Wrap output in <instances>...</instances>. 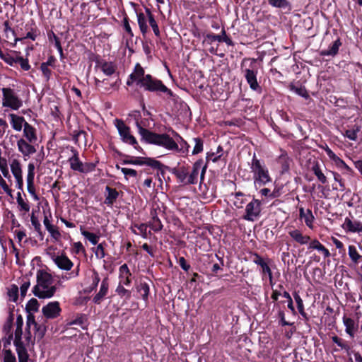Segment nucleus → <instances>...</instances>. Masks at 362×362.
Returning <instances> with one entry per match:
<instances>
[{
    "label": "nucleus",
    "mask_w": 362,
    "mask_h": 362,
    "mask_svg": "<svg viewBox=\"0 0 362 362\" xmlns=\"http://www.w3.org/2000/svg\"><path fill=\"white\" fill-rule=\"evenodd\" d=\"M81 235H83L86 239H88L93 245H97L99 240V235L86 231L83 230L82 228H81Z\"/></svg>",
    "instance_id": "48"
},
{
    "label": "nucleus",
    "mask_w": 362,
    "mask_h": 362,
    "mask_svg": "<svg viewBox=\"0 0 362 362\" xmlns=\"http://www.w3.org/2000/svg\"><path fill=\"white\" fill-rule=\"evenodd\" d=\"M11 183L7 182L3 176L0 174V187L4 190V192L10 197H12L13 191L11 188Z\"/></svg>",
    "instance_id": "51"
},
{
    "label": "nucleus",
    "mask_w": 362,
    "mask_h": 362,
    "mask_svg": "<svg viewBox=\"0 0 362 362\" xmlns=\"http://www.w3.org/2000/svg\"><path fill=\"white\" fill-rule=\"evenodd\" d=\"M348 253L350 259L354 264H358L360 262H362V255H359L354 245L349 246Z\"/></svg>",
    "instance_id": "41"
},
{
    "label": "nucleus",
    "mask_w": 362,
    "mask_h": 362,
    "mask_svg": "<svg viewBox=\"0 0 362 362\" xmlns=\"http://www.w3.org/2000/svg\"><path fill=\"white\" fill-rule=\"evenodd\" d=\"M223 148L218 146L216 152L208 153L206 156V160L208 161L211 160L213 163L217 162L222 156Z\"/></svg>",
    "instance_id": "47"
},
{
    "label": "nucleus",
    "mask_w": 362,
    "mask_h": 362,
    "mask_svg": "<svg viewBox=\"0 0 362 362\" xmlns=\"http://www.w3.org/2000/svg\"><path fill=\"white\" fill-rule=\"evenodd\" d=\"M359 131V127L358 126H354L351 129H346L343 135L351 141H356Z\"/></svg>",
    "instance_id": "52"
},
{
    "label": "nucleus",
    "mask_w": 362,
    "mask_h": 362,
    "mask_svg": "<svg viewBox=\"0 0 362 362\" xmlns=\"http://www.w3.org/2000/svg\"><path fill=\"white\" fill-rule=\"evenodd\" d=\"M146 143L155 144L167 150H177V144L175 139L167 134H156L153 132L145 141Z\"/></svg>",
    "instance_id": "6"
},
{
    "label": "nucleus",
    "mask_w": 362,
    "mask_h": 362,
    "mask_svg": "<svg viewBox=\"0 0 362 362\" xmlns=\"http://www.w3.org/2000/svg\"><path fill=\"white\" fill-rule=\"evenodd\" d=\"M9 301L16 302L18 298V288L16 286H13L8 291Z\"/></svg>",
    "instance_id": "56"
},
{
    "label": "nucleus",
    "mask_w": 362,
    "mask_h": 362,
    "mask_svg": "<svg viewBox=\"0 0 362 362\" xmlns=\"http://www.w3.org/2000/svg\"><path fill=\"white\" fill-rule=\"evenodd\" d=\"M95 88L103 93H105L109 91L112 87L113 84L110 85L109 86H104L103 83L106 82V79L100 80L98 78H94Z\"/></svg>",
    "instance_id": "50"
},
{
    "label": "nucleus",
    "mask_w": 362,
    "mask_h": 362,
    "mask_svg": "<svg viewBox=\"0 0 362 362\" xmlns=\"http://www.w3.org/2000/svg\"><path fill=\"white\" fill-rule=\"evenodd\" d=\"M43 224L54 241L58 242L61 240L62 235L60 231L59 230L57 226L52 224L47 216H45L43 219Z\"/></svg>",
    "instance_id": "26"
},
{
    "label": "nucleus",
    "mask_w": 362,
    "mask_h": 362,
    "mask_svg": "<svg viewBox=\"0 0 362 362\" xmlns=\"http://www.w3.org/2000/svg\"><path fill=\"white\" fill-rule=\"evenodd\" d=\"M269 4L276 8H286L289 6L287 0H268Z\"/></svg>",
    "instance_id": "57"
},
{
    "label": "nucleus",
    "mask_w": 362,
    "mask_h": 362,
    "mask_svg": "<svg viewBox=\"0 0 362 362\" xmlns=\"http://www.w3.org/2000/svg\"><path fill=\"white\" fill-rule=\"evenodd\" d=\"M129 116L135 121V125L138 129L139 134L141 136V139L146 141L153 133L146 129L149 126V120L146 118H141V113L139 111L133 112Z\"/></svg>",
    "instance_id": "10"
},
{
    "label": "nucleus",
    "mask_w": 362,
    "mask_h": 362,
    "mask_svg": "<svg viewBox=\"0 0 362 362\" xmlns=\"http://www.w3.org/2000/svg\"><path fill=\"white\" fill-rule=\"evenodd\" d=\"M17 64H19L21 68L24 71H28L30 69L28 59L19 56Z\"/></svg>",
    "instance_id": "60"
},
{
    "label": "nucleus",
    "mask_w": 362,
    "mask_h": 362,
    "mask_svg": "<svg viewBox=\"0 0 362 362\" xmlns=\"http://www.w3.org/2000/svg\"><path fill=\"white\" fill-rule=\"evenodd\" d=\"M18 210L25 214L30 211V206L28 200L23 199L21 192H18L16 197Z\"/></svg>",
    "instance_id": "35"
},
{
    "label": "nucleus",
    "mask_w": 362,
    "mask_h": 362,
    "mask_svg": "<svg viewBox=\"0 0 362 362\" xmlns=\"http://www.w3.org/2000/svg\"><path fill=\"white\" fill-rule=\"evenodd\" d=\"M4 362H16V356L11 350L4 351Z\"/></svg>",
    "instance_id": "62"
},
{
    "label": "nucleus",
    "mask_w": 362,
    "mask_h": 362,
    "mask_svg": "<svg viewBox=\"0 0 362 362\" xmlns=\"http://www.w3.org/2000/svg\"><path fill=\"white\" fill-rule=\"evenodd\" d=\"M19 138H24L28 141L37 142V129L30 124L28 123L23 129V136Z\"/></svg>",
    "instance_id": "29"
},
{
    "label": "nucleus",
    "mask_w": 362,
    "mask_h": 362,
    "mask_svg": "<svg viewBox=\"0 0 362 362\" xmlns=\"http://www.w3.org/2000/svg\"><path fill=\"white\" fill-rule=\"evenodd\" d=\"M341 45L340 40L337 39L329 46L327 49L322 51L321 54L323 56H334L337 54Z\"/></svg>",
    "instance_id": "36"
},
{
    "label": "nucleus",
    "mask_w": 362,
    "mask_h": 362,
    "mask_svg": "<svg viewBox=\"0 0 362 362\" xmlns=\"http://www.w3.org/2000/svg\"><path fill=\"white\" fill-rule=\"evenodd\" d=\"M146 75L144 74V69L139 64H136L134 71L129 75V78L127 81L128 86L132 85L133 83H136L138 86L141 83V81L144 79Z\"/></svg>",
    "instance_id": "23"
},
{
    "label": "nucleus",
    "mask_w": 362,
    "mask_h": 362,
    "mask_svg": "<svg viewBox=\"0 0 362 362\" xmlns=\"http://www.w3.org/2000/svg\"><path fill=\"white\" fill-rule=\"evenodd\" d=\"M343 322L346 327V332L349 334L351 337L354 335L355 332V322L353 319L344 317Z\"/></svg>",
    "instance_id": "42"
},
{
    "label": "nucleus",
    "mask_w": 362,
    "mask_h": 362,
    "mask_svg": "<svg viewBox=\"0 0 362 362\" xmlns=\"http://www.w3.org/2000/svg\"><path fill=\"white\" fill-rule=\"evenodd\" d=\"M206 39L209 40L210 42L218 41L219 42H223L228 45H233L232 40L228 36H227L224 29L221 30V35H215L213 33L207 34L206 35Z\"/></svg>",
    "instance_id": "30"
},
{
    "label": "nucleus",
    "mask_w": 362,
    "mask_h": 362,
    "mask_svg": "<svg viewBox=\"0 0 362 362\" xmlns=\"http://www.w3.org/2000/svg\"><path fill=\"white\" fill-rule=\"evenodd\" d=\"M1 106L4 113L9 111H18L23 106V100L18 91L11 87H4L1 89Z\"/></svg>",
    "instance_id": "2"
},
{
    "label": "nucleus",
    "mask_w": 362,
    "mask_h": 362,
    "mask_svg": "<svg viewBox=\"0 0 362 362\" xmlns=\"http://www.w3.org/2000/svg\"><path fill=\"white\" fill-rule=\"evenodd\" d=\"M173 134L175 137V141L177 144V150H173V151L179 152L181 153L187 154L189 149V145L187 142L183 139V138L180 136L177 132L173 131Z\"/></svg>",
    "instance_id": "31"
},
{
    "label": "nucleus",
    "mask_w": 362,
    "mask_h": 362,
    "mask_svg": "<svg viewBox=\"0 0 362 362\" xmlns=\"http://www.w3.org/2000/svg\"><path fill=\"white\" fill-rule=\"evenodd\" d=\"M231 196L233 197L232 199L233 205L237 209H242L246 202L245 195L243 193L238 192L235 194H232Z\"/></svg>",
    "instance_id": "37"
},
{
    "label": "nucleus",
    "mask_w": 362,
    "mask_h": 362,
    "mask_svg": "<svg viewBox=\"0 0 362 362\" xmlns=\"http://www.w3.org/2000/svg\"><path fill=\"white\" fill-rule=\"evenodd\" d=\"M291 90L303 98H308L309 96L306 89L303 87H296L291 86Z\"/></svg>",
    "instance_id": "58"
},
{
    "label": "nucleus",
    "mask_w": 362,
    "mask_h": 362,
    "mask_svg": "<svg viewBox=\"0 0 362 362\" xmlns=\"http://www.w3.org/2000/svg\"><path fill=\"white\" fill-rule=\"evenodd\" d=\"M35 164L33 163H29L28 165V173L26 176L27 181V189L30 194L33 197V198L37 201L39 197L35 192V187L34 185V177H35Z\"/></svg>",
    "instance_id": "19"
},
{
    "label": "nucleus",
    "mask_w": 362,
    "mask_h": 362,
    "mask_svg": "<svg viewBox=\"0 0 362 362\" xmlns=\"http://www.w3.org/2000/svg\"><path fill=\"white\" fill-rule=\"evenodd\" d=\"M139 86L144 88L145 90L151 92L160 91L167 93L170 96L173 95V92L161 81L153 78L150 74L146 75L145 78L141 81Z\"/></svg>",
    "instance_id": "8"
},
{
    "label": "nucleus",
    "mask_w": 362,
    "mask_h": 362,
    "mask_svg": "<svg viewBox=\"0 0 362 362\" xmlns=\"http://www.w3.org/2000/svg\"><path fill=\"white\" fill-rule=\"evenodd\" d=\"M288 233L289 236L300 245H307L310 240V237L307 235H303V233L296 228H291Z\"/></svg>",
    "instance_id": "28"
},
{
    "label": "nucleus",
    "mask_w": 362,
    "mask_h": 362,
    "mask_svg": "<svg viewBox=\"0 0 362 362\" xmlns=\"http://www.w3.org/2000/svg\"><path fill=\"white\" fill-rule=\"evenodd\" d=\"M119 284L129 286L132 281V274L127 264H123L118 270Z\"/></svg>",
    "instance_id": "22"
},
{
    "label": "nucleus",
    "mask_w": 362,
    "mask_h": 362,
    "mask_svg": "<svg viewBox=\"0 0 362 362\" xmlns=\"http://www.w3.org/2000/svg\"><path fill=\"white\" fill-rule=\"evenodd\" d=\"M115 124L123 142L132 145L139 151L141 152L143 151L138 145L136 138L131 134L130 128L122 120L116 119Z\"/></svg>",
    "instance_id": "9"
},
{
    "label": "nucleus",
    "mask_w": 362,
    "mask_h": 362,
    "mask_svg": "<svg viewBox=\"0 0 362 362\" xmlns=\"http://www.w3.org/2000/svg\"><path fill=\"white\" fill-rule=\"evenodd\" d=\"M193 141L194 143V146L192 151V154L196 155L203 151L204 144L202 139L199 137L194 138Z\"/></svg>",
    "instance_id": "53"
},
{
    "label": "nucleus",
    "mask_w": 362,
    "mask_h": 362,
    "mask_svg": "<svg viewBox=\"0 0 362 362\" xmlns=\"http://www.w3.org/2000/svg\"><path fill=\"white\" fill-rule=\"evenodd\" d=\"M61 308L58 301L48 303L42 308L43 315L47 319H54L60 315Z\"/></svg>",
    "instance_id": "20"
},
{
    "label": "nucleus",
    "mask_w": 362,
    "mask_h": 362,
    "mask_svg": "<svg viewBox=\"0 0 362 362\" xmlns=\"http://www.w3.org/2000/svg\"><path fill=\"white\" fill-rule=\"evenodd\" d=\"M30 221H31V223H32L35 230L37 233V234L41 238V239H42L43 238V233H42V230H41V224H40V223L39 222L37 218L34 215H32Z\"/></svg>",
    "instance_id": "54"
},
{
    "label": "nucleus",
    "mask_w": 362,
    "mask_h": 362,
    "mask_svg": "<svg viewBox=\"0 0 362 362\" xmlns=\"http://www.w3.org/2000/svg\"><path fill=\"white\" fill-rule=\"evenodd\" d=\"M109 290V281L108 277L104 278L100 286L99 291L95 294L93 298V301L95 304H100L104 298L107 296Z\"/></svg>",
    "instance_id": "27"
},
{
    "label": "nucleus",
    "mask_w": 362,
    "mask_h": 362,
    "mask_svg": "<svg viewBox=\"0 0 362 362\" xmlns=\"http://www.w3.org/2000/svg\"><path fill=\"white\" fill-rule=\"evenodd\" d=\"M151 215L152 216V220L150 222L151 228L155 232L160 230L163 228V225L160 220L157 216L156 211H151Z\"/></svg>",
    "instance_id": "40"
},
{
    "label": "nucleus",
    "mask_w": 362,
    "mask_h": 362,
    "mask_svg": "<svg viewBox=\"0 0 362 362\" xmlns=\"http://www.w3.org/2000/svg\"><path fill=\"white\" fill-rule=\"evenodd\" d=\"M35 142L28 141L24 138H18L17 140V148L19 153H21L26 160L32 155L36 152V148L34 146Z\"/></svg>",
    "instance_id": "14"
},
{
    "label": "nucleus",
    "mask_w": 362,
    "mask_h": 362,
    "mask_svg": "<svg viewBox=\"0 0 362 362\" xmlns=\"http://www.w3.org/2000/svg\"><path fill=\"white\" fill-rule=\"evenodd\" d=\"M124 164H132L139 165H148L154 169L160 170L162 168V164L153 158L145 157L130 158L127 157L123 160Z\"/></svg>",
    "instance_id": "13"
},
{
    "label": "nucleus",
    "mask_w": 362,
    "mask_h": 362,
    "mask_svg": "<svg viewBox=\"0 0 362 362\" xmlns=\"http://www.w3.org/2000/svg\"><path fill=\"white\" fill-rule=\"evenodd\" d=\"M91 284L90 286V291L95 290L97 286H98V284L100 281V278L99 276V274L95 270H93L92 274H91Z\"/></svg>",
    "instance_id": "55"
},
{
    "label": "nucleus",
    "mask_w": 362,
    "mask_h": 362,
    "mask_svg": "<svg viewBox=\"0 0 362 362\" xmlns=\"http://www.w3.org/2000/svg\"><path fill=\"white\" fill-rule=\"evenodd\" d=\"M72 156L69 158L70 168L74 171L81 173H88L95 170L96 165L93 163H83L80 160L79 153L76 149L71 148Z\"/></svg>",
    "instance_id": "7"
},
{
    "label": "nucleus",
    "mask_w": 362,
    "mask_h": 362,
    "mask_svg": "<svg viewBox=\"0 0 362 362\" xmlns=\"http://www.w3.org/2000/svg\"><path fill=\"white\" fill-rule=\"evenodd\" d=\"M95 70H100L106 76L112 75L116 71V66L113 62L106 61H98L95 66Z\"/></svg>",
    "instance_id": "25"
},
{
    "label": "nucleus",
    "mask_w": 362,
    "mask_h": 362,
    "mask_svg": "<svg viewBox=\"0 0 362 362\" xmlns=\"http://www.w3.org/2000/svg\"><path fill=\"white\" fill-rule=\"evenodd\" d=\"M8 117L11 128L17 132H21L28 123L23 116L17 114L9 113Z\"/></svg>",
    "instance_id": "21"
},
{
    "label": "nucleus",
    "mask_w": 362,
    "mask_h": 362,
    "mask_svg": "<svg viewBox=\"0 0 362 362\" xmlns=\"http://www.w3.org/2000/svg\"><path fill=\"white\" fill-rule=\"evenodd\" d=\"M175 175L179 181L184 185H188L187 183L188 178V170L185 167H181L175 171Z\"/></svg>",
    "instance_id": "43"
},
{
    "label": "nucleus",
    "mask_w": 362,
    "mask_h": 362,
    "mask_svg": "<svg viewBox=\"0 0 362 362\" xmlns=\"http://www.w3.org/2000/svg\"><path fill=\"white\" fill-rule=\"evenodd\" d=\"M279 162L282 164L284 170H287L289 168V159L286 154L282 153L279 157Z\"/></svg>",
    "instance_id": "63"
},
{
    "label": "nucleus",
    "mask_w": 362,
    "mask_h": 362,
    "mask_svg": "<svg viewBox=\"0 0 362 362\" xmlns=\"http://www.w3.org/2000/svg\"><path fill=\"white\" fill-rule=\"evenodd\" d=\"M206 170V165H204V160L199 159L197 160L192 167V170L190 173H188L187 184L194 185L197 183L198 177L200 173L201 182L204 180L205 172Z\"/></svg>",
    "instance_id": "11"
},
{
    "label": "nucleus",
    "mask_w": 362,
    "mask_h": 362,
    "mask_svg": "<svg viewBox=\"0 0 362 362\" xmlns=\"http://www.w3.org/2000/svg\"><path fill=\"white\" fill-rule=\"evenodd\" d=\"M47 254L60 269L69 271L74 266V263L71 260L64 254L56 255L54 254L49 253L48 252Z\"/></svg>",
    "instance_id": "18"
},
{
    "label": "nucleus",
    "mask_w": 362,
    "mask_h": 362,
    "mask_svg": "<svg viewBox=\"0 0 362 362\" xmlns=\"http://www.w3.org/2000/svg\"><path fill=\"white\" fill-rule=\"evenodd\" d=\"M136 288L138 292L141 293L143 300L147 301L150 291L148 284L146 282H141Z\"/></svg>",
    "instance_id": "45"
},
{
    "label": "nucleus",
    "mask_w": 362,
    "mask_h": 362,
    "mask_svg": "<svg viewBox=\"0 0 362 362\" xmlns=\"http://www.w3.org/2000/svg\"><path fill=\"white\" fill-rule=\"evenodd\" d=\"M10 244L11 245V252L13 253L16 257V262L18 265L24 264L23 258L24 257L23 254H21L18 249L15 246L12 240H10Z\"/></svg>",
    "instance_id": "46"
},
{
    "label": "nucleus",
    "mask_w": 362,
    "mask_h": 362,
    "mask_svg": "<svg viewBox=\"0 0 362 362\" xmlns=\"http://www.w3.org/2000/svg\"><path fill=\"white\" fill-rule=\"evenodd\" d=\"M94 252L95 255V257L98 259H103L105 256V249L103 246V244L100 243L97 245L95 248H94Z\"/></svg>",
    "instance_id": "61"
},
{
    "label": "nucleus",
    "mask_w": 362,
    "mask_h": 362,
    "mask_svg": "<svg viewBox=\"0 0 362 362\" xmlns=\"http://www.w3.org/2000/svg\"><path fill=\"white\" fill-rule=\"evenodd\" d=\"M126 286L124 284H119L117 285L115 292L117 293L119 296L121 298L125 297L127 299H129L131 298V291L127 288H124Z\"/></svg>",
    "instance_id": "49"
},
{
    "label": "nucleus",
    "mask_w": 362,
    "mask_h": 362,
    "mask_svg": "<svg viewBox=\"0 0 362 362\" xmlns=\"http://www.w3.org/2000/svg\"><path fill=\"white\" fill-rule=\"evenodd\" d=\"M137 21L139 29L143 35H146L148 30V14L144 13H137Z\"/></svg>",
    "instance_id": "34"
},
{
    "label": "nucleus",
    "mask_w": 362,
    "mask_h": 362,
    "mask_svg": "<svg viewBox=\"0 0 362 362\" xmlns=\"http://www.w3.org/2000/svg\"><path fill=\"white\" fill-rule=\"evenodd\" d=\"M22 318L21 316H19L16 320V329L15 331L14 344L16 347V351L18 354L19 362H28V354L27 352V349L24 346L23 341H22Z\"/></svg>",
    "instance_id": "5"
},
{
    "label": "nucleus",
    "mask_w": 362,
    "mask_h": 362,
    "mask_svg": "<svg viewBox=\"0 0 362 362\" xmlns=\"http://www.w3.org/2000/svg\"><path fill=\"white\" fill-rule=\"evenodd\" d=\"M256 62L257 60L253 58H245L241 63V69L250 88L252 90L260 92L261 87L257 78L258 69L256 66Z\"/></svg>",
    "instance_id": "4"
},
{
    "label": "nucleus",
    "mask_w": 362,
    "mask_h": 362,
    "mask_svg": "<svg viewBox=\"0 0 362 362\" xmlns=\"http://www.w3.org/2000/svg\"><path fill=\"white\" fill-rule=\"evenodd\" d=\"M121 171L127 179L129 177H135L137 175V172L134 169L122 168Z\"/></svg>",
    "instance_id": "64"
},
{
    "label": "nucleus",
    "mask_w": 362,
    "mask_h": 362,
    "mask_svg": "<svg viewBox=\"0 0 362 362\" xmlns=\"http://www.w3.org/2000/svg\"><path fill=\"white\" fill-rule=\"evenodd\" d=\"M294 299L296 302L298 310L300 314L302 315H305L304 305H303V300L301 299L300 296L298 294L295 293Z\"/></svg>",
    "instance_id": "59"
},
{
    "label": "nucleus",
    "mask_w": 362,
    "mask_h": 362,
    "mask_svg": "<svg viewBox=\"0 0 362 362\" xmlns=\"http://www.w3.org/2000/svg\"><path fill=\"white\" fill-rule=\"evenodd\" d=\"M312 171L321 183L325 184L327 182V177L320 169V165L317 162L314 163L312 166Z\"/></svg>",
    "instance_id": "44"
},
{
    "label": "nucleus",
    "mask_w": 362,
    "mask_h": 362,
    "mask_svg": "<svg viewBox=\"0 0 362 362\" xmlns=\"http://www.w3.org/2000/svg\"><path fill=\"white\" fill-rule=\"evenodd\" d=\"M250 167L255 185L262 186L272 182V177L264 162L258 159L255 154L250 163Z\"/></svg>",
    "instance_id": "3"
},
{
    "label": "nucleus",
    "mask_w": 362,
    "mask_h": 362,
    "mask_svg": "<svg viewBox=\"0 0 362 362\" xmlns=\"http://www.w3.org/2000/svg\"><path fill=\"white\" fill-rule=\"evenodd\" d=\"M105 190L107 191V194L105 197V203L107 205L110 206L115 202L119 194L115 189L111 188L109 186L106 187Z\"/></svg>",
    "instance_id": "38"
},
{
    "label": "nucleus",
    "mask_w": 362,
    "mask_h": 362,
    "mask_svg": "<svg viewBox=\"0 0 362 362\" xmlns=\"http://www.w3.org/2000/svg\"><path fill=\"white\" fill-rule=\"evenodd\" d=\"M37 284L33 288V294L42 299L50 298L57 291L54 279L51 274L43 269H39L36 274Z\"/></svg>",
    "instance_id": "1"
},
{
    "label": "nucleus",
    "mask_w": 362,
    "mask_h": 362,
    "mask_svg": "<svg viewBox=\"0 0 362 362\" xmlns=\"http://www.w3.org/2000/svg\"><path fill=\"white\" fill-rule=\"evenodd\" d=\"M254 256H255V257L252 261L255 264H257L258 266H259L261 267L262 276L264 277L265 275H267L269 277L270 284H272L273 274H272V269L269 267V264H270L272 260L268 258L264 259L260 255H259L258 254H256V253L255 254Z\"/></svg>",
    "instance_id": "16"
},
{
    "label": "nucleus",
    "mask_w": 362,
    "mask_h": 362,
    "mask_svg": "<svg viewBox=\"0 0 362 362\" xmlns=\"http://www.w3.org/2000/svg\"><path fill=\"white\" fill-rule=\"evenodd\" d=\"M146 13L148 14V23L150 26L151 27L156 37H160V30L158 25V23L155 20V18L153 15L152 14L151 10L148 8L145 9Z\"/></svg>",
    "instance_id": "39"
},
{
    "label": "nucleus",
    "mask_w": 362,
    "mask_h": 362,
    "mask_svg": "<svg viewBox=\"0 0 362 362\" xmlns=\"http://www.w3.org/2000/svg\"><path fill=\"white\" fill-rule=\"evenodd\" d=\"M261 213V202L256 199L249 202L245 206V213L243 219L249 221H255Z\"/></svg>",
    "instance_id": "12"
},
{
    "label": "nucleus",
    "mask_w": 362,
    "mask_h": 362,
    "mask_svg": "<svg viewBox=\"0 0 362 362\" xmlns=\"http://www.w3.org/2000/svg\"><path fill=\"white\" fill-rule=\"evenodd\" d=\"M299 216L300 219H303L305 225L310 229L313 228V222L315 217L310 209L304 210L303 208L299 209Z\"/></svg>",
    "instance_id": "32"
},
{
    "label": "nucleus",
    "mask_w": 362,
    "mask_h": 362,
    "mask_svg": "<svg viewBox=\"0 0 362 362\" xmlns=\"http://www.w3.org/2000/svg\"><path fill=\"white\" fill-rule=\"evenodd\" d=\"M322 148L325 151L329 159L334 162L335 165L339 169L343 170L344 173L347 174L351 173V169L345 163V162L343 160H341L339 156H337L327 145L322 146Z\"/></svg>",
    "instance_id": "17"
},
{
    "label": "nucleus",
    "mask_w": 362,
    "mask_h": 362,
    "mask_svg": "<svg viewBox=\"0 0 362 362\" xmlns=\"http://www.w3.org/2000/svg\"><path fill=\"white\" fill-rule=\"evenodd\" d=\"M342 228L346 231L350 233H357L362 236V223L357 221H352L346 217L342 225Z\"/></svg>",
    "instance_id": "24"
},
{
    "label": "nucleus",
    "mask_w": 362,
    "mask_h": 362,
    "mask_svg": "<svg viewBox=\"0 0 362 362\" xmlns=\"http://www.w3.org/2000/svg\"><path fill=\"white\" fill-rule=\"evenodd\" d=\"M10 168L12 175L15 178L16 187L22 190L23 187V170L21 162L17 159H13L10 163Z\"/></svg>",
    "instance_id": "15"
},
{
    "label": "nucleus",
    "mask_w": 362,
    "mask_h": 362,
    "mask_svg": "<svg viewBox=\"0 0 362 362\" xmlns=\"http://www.w3.org/2000/svg\"><path fill=\"white\" fill-rule=\"evenodd\" d=\"M20 54L18 52L13 51L12 53H4L0 49V58L7 64L13 66L18 62Z\"/></svg>",
    "instance_id": "33"
}]
</instances>
